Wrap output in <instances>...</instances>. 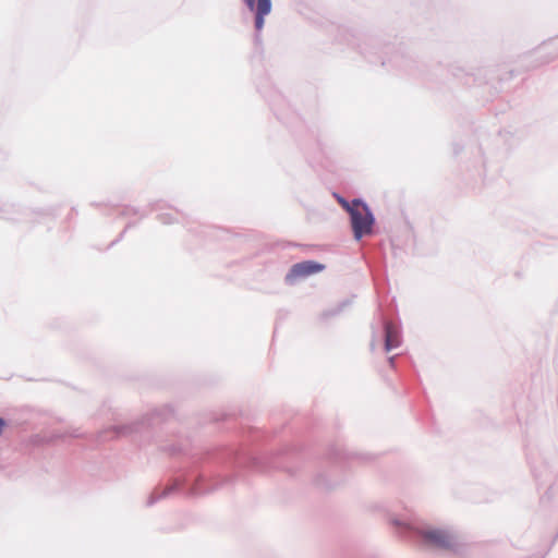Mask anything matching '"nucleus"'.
<instances>
[{"label": "nucleus", "instance_id": "obj_1", "mask_svg": "<svg viewBox=\"0 0 558 558\" xmlns=\"http://www.w3.org/2000/svg\"><path fill=\"white\" fill-rule=\"evenodd\" d=\"M351 222L354 238L360 240L363 235L371 233L374 222L368 207L359 199L352 202Z\"/></svg>", "mask_w": 558, "mask_h": 558}, {"label": "nucleus", "instance_id": "obj_2", "mask_svg": "<svg viewBox=\"0 0 558 558\" xmlns=\"http://www.w3.org/2000/svg\"><path fill=\"white\" fill-rule=\"evenodd\" d=\"M325 269L323 264H319L314 260H306L302 263H298L292 266L290 272L287 276V280H295L298 278H304L311 276L313 274L319 272Z\"/></svg>", "mask_w": 558, "mask_h": 558}, {"label": "nucleus", "instance_id": "obj_3", "mask_svg": "<svg viewBox=\"0 0 558 558\" xmlns=\"http://www.w3.org/2000/svg\"><path fill=\"white\" fill-rule=\"evenodd\" d=\"M422 537L425 539V542L436 548L441 549H449L453 545L452 537L441 530H428L423 531Z\"/></svg>", "mask_w": 558, "mask_h": 558}, {"label": "nucleus", "instance_id": "obj_4", "mask_svg": "<svg viewBox=\"0 0 558 558\" xmlns=\"http://www.w3.org/2000/svg\"><path fill=\"white\" fill-rule=\"evenodd\" d=\"M245 4L248 7L251 11H254L256 14L255 17V27L257 31H260L264 27V19L271 11V1L270 0H243Z\"/></svg>", "mask_w": 558, "mask_h": 558}, {"label": "nucleus", "instance_id": "obj_5", "mask_svg": "<svg viewBox=\"0 0 558 558\" xmlns=\"http://www.w3.org/2000/svg\"><path fill=\"white\" fill-rule=\"evenodd\" d=\"M385 332H386V341H385L386 351H390V350L397 348L400 343L398 329L391 323H388V324H386Z\"/></svg>", "mask_w": 558, "mask_h": 558}, {"label": "nucleus", "instance_id": "obj_6", "mask_svg": "<svg viewBox=\"0 0 558 558\" xmlns=\"http://www.w3.org/2000/svg\"><path fill=\"white\" fill-rule=\"evenodd\" d=\"M338 202L340 203V205L345 209L348 210L350 214H351V208H352V204H350L349 202H347L344 198L342 197H338Z\"/></svg>", "mask_w": 558, "mask_h": 558}, {"label": "nucleus", "instance_id": "obj_7", "mask_svg": "<svg viewBox=\"0 0 558 558\" xmlns=\"http://www.w3.org/2000/svg\"><path fill=\"white\" fill-rule=\"evenodd\" d=\"M5 423L2 418H0V435L2 434L3 432V427H4Z\"/></svg>", "mask_w": 558, "mask_h": 558}]
</instances>
